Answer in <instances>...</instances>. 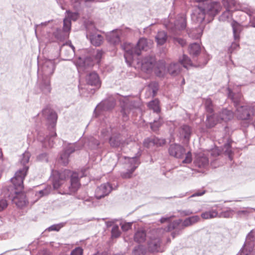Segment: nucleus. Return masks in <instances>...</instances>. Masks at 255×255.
Here are the masks:
<instances>
[{"instance_id": "nucleus-1", "label": "nucleus", "mask_w": 255, "mask_h": 255, "mask_svg": "<svg viewBox=\"0 0 255 255\" xmlns=\"http://www.w3.org/2000/svg\"><path fill=\"white\" fill-rule=\"evenodd\" d=\"M42 115L46 120V125L50 132L48 135H46L45 136L42 132H38L37 139L42 143L43 147H52L54 145L53 139L57 135L55 128L57 122V115L54 110L48 107L44 108L42 111Z\"/></svg>"}, {"instance_id": "nucleus-2", "label": "nucleus", "mask_w": 255, "mask_h": 255, "mask_svg": "<svg viewBox=\"0 0 255 255\" xmlns=\"http://www.w3.org/2000/svg\"><path fill=\"white\" fill-rule=\"evenodd\" d=\"M52 176L51 179L54 189H59L62 185L64 180L70 176L71 186L68 187V190L64 191L60 190L59 191L60 194H72L76 192L80 186L78 174L77 173H73L71 174V172L69 170L65 169L61 171L52 170Z\"/></svg>"}, {"instance_id": "nucleus-3", "label": "nucleus", "mask_w": 255, "mask_h": 255, "mask_svg": "<svg viewBox=\"0 0 255 255\" xmlns=\"http://www.w3.org/2000/svg\"><path fill=\"white\" fill-rule=\"evenodd\" d=\"M52 176L51 179L54 189H59L62 185L64 180L70 176L71 186L68 187V190L64 191L60 190L59 191L60 194H72L76 192L80 186L78 174L77 173H73L71 174V172L69 170L65 169L61 171L52 170Z\"/></svg>"}, {"instance_id": "nucleus-4", "label": "nucleus", "mask_w": 255, "mask_h": 255, "mask_svg": "<svg viewBox=\"0 0 255 255\" xmlns=\"http://www.w3.org/2000/svg\"><path fill=\"white\" fill-rule=\"evenodd\" d=\"M194 0L198 3V5L191 15V19L197 23H200L204 20L206 14L214 16L222 8V6L218 1H211L210 0Z\"/></svg>"}, {"instance_id": "nucleus-5", "label": "nucleus", "mask_w": 255, "mask_h": 255, "mask_svg": "<svg viewBox=\"0 0 255 255\" xmlns=\"http://www.w3.org/2000/svg\"><path fill=\"white\" fill-rule=\"evenodd\" d=\"M223 4L226 10L219 17L220 21L228 20L232 16L234 10H241L246 13L251 17L252 26L255 27V9L248 5L237 3L235 0H223Z\"/></svg>"}, {"instance_id": "nucleus-6", "label": "nucleus", "mask_w": 255, "mask_h": 255, "mask_svg": "<svg viewBox=\"0 0 255 255\" xmlns=\"http://www.w3.org/2000/svg\"><path fill=\"white\" fill-rule=\"evenodd\" d=\"M147 46V39L144 38H140L135 46L130 43H125L122 45V48L125 51L124 58L126 63L129 66L134 61H136L138 64L137 57L141 55V51L144 50Z\"/></svg>"}, {"instance_id": "nucleus-7", "label": "nucleus", "mask_w": 255, "mask_h": 255, "mask_svg": "<svg viewBox=\"0 0 255 255\" xmlns=\"http://www.w3.org/2000/svg\"><path fill=\"white\" fill-rule=\"evenodd\" d=\"M182 220L178 219L174 221L173 222L169 224L165 228H159L154 229L152 232L158 234L160 235H163L166 232H171L173 231L171 235L173 238H175L177 236L181 234L185 228L181 224Z\"/></svg>"}, {"instance_id": "nucleus-8", "label": "nucleus", "mask_w": 255, "mask_h": 255, "mask_svg": "<svg viewBox=\"0 0 255 255\" xmlns=\"http://www.w3.org/2000/svg\"><path fill=\"white\" fill-rule=\"evenodd\" d=\"M167 29L173 31H183L186 29L187 22L185 16L183 14H178L175 18L172 17V15L170 14L169 21L164 24Z\"/></svg>"}, {"instance_id": "nucleus-9", "label": "nucleus", "mask_w": 255, "mask_h": 255, "mask_svg": "<svg viewBox=\"0 0 255 255\" xmlns=\"http://www.w3.org/2000/svg\"><path fill=\"white\" fill-rule=\"evenodd\" d=\"M168 151L169 155L176 158H181L185 154V158L182 161L183 163H190L192 161L191 152L188 151L186 153L184 147L179 144L172 143L170 144Z\"/></svg>"}, {"instance_id": "nucleus-10", "label": "nucleus", "mask_w": 255, "mask_h": 255, "mask_svg": "<svg viewBox=\"0 0 255 255\" xmlns=\"http://www.w3.org/2000/svg\"><path fill=\"white\" fill-rule=\"evenodd\" d=\"M120 102L121 106V113L124 121L128 120V114L130 111L133 109H138L141 105L139 100L129 101L127 98H126L124 100H121Z\"/></svg>"}, {"instance_id": "nucleus-11", "label": "nucleus", "mask_w": 255, "mask_h": 255, "mask_svg": "<svg viewBox=\"0 0 255 255\" xmlns=\"http://www.w3.org/2000/svg\"><path fill=\"white\" fill-rule=\"evenodd\" d=\"M28 169V166H25L18 170L14 176L10 179L14 188L17 191H22L23 189V180L27 174Z\"/></svg>"}, {"instance_id": "nucleus-12", "label": "nucleus", "mask_w": 255, "mask_h": 255, "mask_svg": "<svg viewBox=\"0 0 255 255\" xmlns=\"http://www.w3.org/2000/svg\"><path fill=\"white\" fill-rule=\"evenodd\" d=\"M57 64L54 60L45 59L39 68L38 71L42 77L51 78L54 73Z\"/></svg>"}, {"instance_id": "nucleus-13", "label": "nucleus", "mask_w": 255, "mask_h": 255, "mask_svg": "<svg viewBox=\"0 0 255 255\" xmlns=\"http://www.w3.org/2000/svg\"><path fill=\"white\" fill-rule=\"evenodd\" d=\"M155 229L150 231L151 236L149 237L150 241L148 243V248L151 252H158L161 251L160 238L163 235H159L158 234L153 233Z\"/></svg>"}, {"instance_id": "nucleus-14", "label": "nucleus", "mask_w": 255, "mask_h": 255, "mask_svg": "<svg viewBox=\"0 0 255 255\" xmlns=\"http://www.w3.org/2000/svg\"><path fill=\"white\" fill-rule=\"evenodd\" d=\"M138 156H135L132 157H125V159H128L129 166L126 172H123L121 173V176L123 178H130L131 175L135 169L138 167L140 162L138 160Z\"/></svg>"}, {"instance_id": "nucleus-15", "label": "nucleus", "mask_w": 255, "mask_h": 255, "mask_svg": "<svg viewBox=\"0 0 255 255\" xmlns=\"http://www.w3.org/2000/svg\"><path fill=\"white\" fill-rule=\"evenodd\" d=\"M60 54L65 60H70L75 55V47L70 41L63 44L60 49Z\"/></svg>"}, {"instance_id": "nucleus-16", "label": "nucleus", "mask_w": 255, "mask_h": 255, "mask_svg": "<svg viewBox=\"0 0 255 255\" xmlns=\"http://www.w3.org/2000/svg\"><path fill=\"white\" fill-rule=\"evenodd\" d=\"M112 190L113 187L109 183L102 184L95 189V197L97 199H101L108 196Z\"/></svg>"}, {"instance_id": "nucleus-17", "label": "nucleus", "mask_w": 255, "mask_h": 255, "mask_svg": "<svg viewBox=\"0 0 255 255\" xmlns=\"http://www.w3.org/2000/svg\"><path fill=\"white\" fill-rule=\"evenodd\" d=\"M115 105L116 102L113 99L104 100L97 106L95 109L94 113L96 115L100 114L102 111L112 110Z\"/></svg>"}, {"instance_id": "nucleus-18", "label": "nucleus", "mask_w": 255, "mask_h": 255, "mask_svg": "<svg viewBox=\"0 0 255 255\" xmlns=\"http://www.w3.org/2000/svg\"><path fill=\"white\" fill-rule=\"evenodd\" d=\"M165 142V139L164 138H159L155 136H152L144 139L143 145L144 147L150 149L154 146L159 147L163 146Z\"/></svg>"}, {"instance_id": "nucleus-19", "label": "nucleus", "mask_w": 255, "mask_h": 255, "mask_svg": "<svg viewBox=\"0 0 255 255\" xmlns=\"http://www.w3.org/2000/svg\"><path fill=\"white\" fill-rule=\"evenodd\" d=\"M237 116L239 119L247 120L251 117L252 108L248 106H241L236 109Z\"/></svg>"}, {"instance_id": "nucleus-20", "label": "nucleus", "mask_w": 255, "mask_h": 255, "mask_svg": "<svg viewBox=\"0 0 255 255\" xmlns=\"http://www.w3.org/2000/svg\"><path fill=\"white\" fill-rule=\"evenodd\" d=\"M155 63V58L152 56H147L143 58L140 62L142 70L145 72L150 71L153 67Z\"/></svg>"}, {"instance_id": "nucleus-21", "label": "nucleus", "mask_w": 255, "mask_h": 255, "mask_svg": "<svg viewBox=\"0 0 255 255\" xmlns=\"http://www.w3.org/2000/svg\"><path fill=\"white\" fill-rule=\"evenodd\" d=\"M16 196L14 197L12 201L16 206L19 208H22L26 206L28 203L25 194L21 191H15Z\"/></svg>"}, {"instance_id": "nucleus-22", "label": "nucleus", "mask_w": 255, "mask_h": 255, "mask_svg": "<svg viewBox=\"0 0 255 255\" xmlns=\"http://www.w3.org/2000/svg\"><path fill=\"white\" fill-rule=\"evenodd\" d=\"M39 87L45 94H49L51 91V78L42 77L39 79Z\"/></svg>"}, {"instance_id": "nucleus-23", "label": "nucleus", "mask_w": 255, "mask_h": 255, "mask_svg": "<svg viewBox=\"0 0 255 255\" xmlns=\"http://www.w3.org/2000/svg\"><path fill=\"white\" fill-rule=\"evenodd\" d=\"M86 82L88 84L100 87L101 85V82L98 74L95 72H92L89 73L86 76Z\"/></svg>"}, {"instance_id": "nucleus-24", "label": "nucleus", "mask_w": 255, "mask_h": 255, "mask_svg": "<svg viewBox=\"0 0 255 255\" xmlns=\"http://www.w3.org/2000/svg\"><path fill=\"white\" fill-rule=\"evenodd\" d=\"M76 150L75 145L70 144L60 155V160L64 165L68 163V158L70 155Z\"/></svg>"}, {"instance_id": "nucleus-25", "label": "nucleus", "mask_w": 255, "mask_h": 255, "mask_svg": "<svg viewBox=\"0 0 255 255\" xmlns=\"http://www.w3.org/2000/svg\"><path fill=\"white\" fill-rule=\"evenodd\" d=\"M228 97L230 98L234 103V106L237 109L238 107L242 106L241 105L243 97L241 93H234L230 89H228Z\"/></svg>"}, {"instance_id": "nucleus-26", "label": "nucleus", "mask_w": 255, "mask_h": 255, "mask_svg": "<svg viewBox=\"0 0 255 255\" xmlns=\"http://www.w3.org/2000/svg\"><path fill=\"white\" fill-rule=\"evenodd\" d=\"M125 139L119 133L113 134L109 139V143L113 147H120L124 143Z\"/></svg>"}, {"instance_id": "nucleus-27", "label": "nucleus", "mask_w": 255, "mask_h": 255, "mask_svg": "<svg viewBox=\"0 0 255 255\" xmlns=\"http://www.w3.org/2000/svg\"><path fill=\"white\" fill-rule=\"evenodd\" d=\"M86 37L89 39L91 44L95 46H100L103 40V37L98 33H89V34H86Z\"/></svg>"}, {"instance_id": "nucleus-28", "label": "nucleus", "mask_w": 255, "mask_h": 255, "mask_svg": "<svg viewBox=\"0 0 255 255\" xmlns=\"http://www.w3.org/2000/svg\"><path fill=\"white\" fill-rule=\"evenodd\" d=\"M220 122L224 121L227 122L234 118V113L230 110L227 109H223L217 114Z\"/></svg>"}, {"instance_id": "nucleus-29", "label": "nucleus", "mask_w": 255, "mask_h": 255, "mask_svg": "<svg viewBox=\"0 0 255 255\" xmlns=\"http://www.w3.org/2000/svg\"><path fill=\"white\" fill-rule=\"evenodd\" d=\"M179 133L181 138L189 140L192 133V129L189 126L184 125L179 128Z\"/></svg>"}, {"instance_id": "nucleus-30", "label": "nucleus", "mask_w": 255, "mask_h": 255, "mask_svg": "<svg viewBox=\"0 0 255 255\" xmlns=\"http://www.w3.org/2000/svg\"><path fill=\"white\" fill-rule=\"evenodd\" d=\"M254 231H251L248 235L245 242V245L249 248V250L244 249L241 250L240 253L237 255H249L251 251L253 250V244L250 241V238L252 236Z\"/></svg>"}, {"instance_id": "nucleus-31", "label": "nucleus", "mask_w": 255, "mask_h": 255, "mask_svg": "<svg viewBox=\"0 0 255 255\" xmlns=\"http://www.w3.org/2000/svg\"><path fill=\"white\" fill-rule=\"evenodd\" d=\"M194 163L196 167L205 168L208 165L209 160L204 154H199L196 156Z\"/></svg>"}, {"instance_id": "nucleus-32", "label": "nucleus", "mask_w": 255, "mask_h": 255, "mask_svg": "<svg viewBox=\"0 0 255 255\" xmlns=\"http://www.w3.org/2000/svg\"><path fill=\"white\" fill-rule=\"evenodd\" d=\"M218 122H220V121L217 114H213L211 115H207L206 121L207 128H212L216 125Z\"/></svg>"}, {"instance_id": "nucleus-33", "label": "nucleus", "mask_w": 255, "mask_h": 255, "mask_svg": "<svg viewBox=\"0 0 255 255\" xmlns=\"http://www.w3.org/2000/svg\"><path fill=\"white\" fill-rule=\"evenodd\" d=\"M251 19V17H250ZM231 25L233 28V32H241L244 30L245 28L248 27V26H252V23H251V20H250V24L247 25L243 23V22L241 23H239L234 20H233L231 23Z\"/></svg>"}, {"instance_id": "nucleus-34", "label": "nucleus", "mask_w": 255, "mask_h": 255, "mask_svg": "<svg viewBox=\"0 0 255 255\" xmlns=\"http://www.w3.org/2000/svg\"><path fill=\"white\" fill-rule=\"evenodd\" d=\"M181 69L180 63H173L167 67V71L171 76H175L178 75Z\"/></svg>"}, {"instance_id": "nucleus-35", "label": "nucleus", "mask_w": 255, "mask_h": 255, "mask_svg": "<svg viewBox=\"0 0 255 255\" xmlns=\"http://www.w3.org/2000/svg\"><path fill=\"white\" fill-rule=\"evenodd\" d=\"M99 141L93 136L88 137L85 140L84 145L91 149H95L99 145Z\"/></svg>"}, {"instance_id": "nucleus-36", "label": "nucleus", "mask_w": 255, "mask_h": 255, "mask_svg": "<svg viewBox=\"0 0 255 255\" xmlns=\"http://www.w3.org/2000/svg\"><path fill=\"white\" fill-rule=\"evenodd\" d=\"M188 51L193 57L197 56L201 52V47L199 44L194 42L189 45Z\"/></svg>"}, {"instance_id": "nucleus-37", "label": "nucleus", "mask_w": 255, "mask_h": 255, "mask_svg": "<svg viewBox=\"0 0 255 255\" xmlns=\"http://www.w3.org/2000/svg\"><path fill=\"white\" fill-rule=\"evenodd\" d=\"M146 238V234L144 230H137L134 234V240L138 243H143Z\"/></svg>"}, {"instance_id": "nucleus-38", "label": "nucleus", "mask_w": 255, "mask_h": 255, "mask_svg": "<svg viewBox=\"0 0 255 255\" xmlns=\"http://www.w3.org/2000/svg\"><path fill=\"white\" fill-rule=\"evenodd\" d=\"M179 63H180V66L182 65V66L185 68H188V67L193 66V63L191 59L188 56L185 54H183L182 57L179 58Z\"/></svg>"}, {"instance_id": "nucleus-39", "label": "nucleus", "mask_w": 255, "mask_h": 255, "mask_svg": "<svg viewBox=\"0 0 255 255\" xmlns=\"http://www.w3.org/2000/svg\"><path fill=\"white\" fill-rule=\"evenodd\" d=\"M148 107L152 110L154 113H159L160 112L159 107V101L157 99H154L148 103Z\"/></svg>"}, {"instance_id": "nucleus-40", "label": "nucleus", "mask_w": 255, "mask_h": 255, "mask_svg": "<svg viewBox=\"0 0 255 255\" xmlns=\"http://www.w3.org/2000/svg\"><path fill=\"white\" fill-rule=\"evenodd\" d=\"M107 40L111 43L116 44L121 41L118 33H107Z\"/></svg>"}, {"instance_id": "nucleus-41", "label": "nucleus", "mask_w": 255, "mask_h": 255, "mask_svg": "<svg viewBox=\"0 0 255 255\" xmlns=\"http://www.w3.org/2000/svg\"><path fill=\"white\" fill-rule=\"evenodd\" d=\"M52 190V188L51 185H48L45 186V187L39 191L38 192H37L36 193V195L41 197L44 196L48 195Z\"/></svg>"}, {"instance_id": "nucleus-42", "label": "nucleus", "mask_w": 255, "mask_h": 255, "mask_svg": "<svg viewBox=\"0 0 255 255\" xmlns=\"http://www.w3.org/2000/svg\"><path fill=\"white\" fill-rule=\"evenodd\" d=\"M218 212L214 210L205 212L201 214V217L204 219L214 218L218 216Z\"/></svg>"}, {"instance_id": "nucleus-43", "label": "nucleus", "mask_w": 255, "mask_h": 255, "mask_svg": "<svg viewBox=\"0 0 255 255\" xmlns=\"http://www.w3.org/2000/svg\"><path fill=\"white\" fill-rule=\"evenodd\" d=\"M167 35L166 33H158L155 36V39L157 44L162 45L167 40Z\"/></svg>"}, {"instance_id": "nucleus-44", "label": "nucleus", "mask_w": 255, "mask_h": 255, "mask_svg": "<svg viewBox=\"0 0 255 255\" xmlns=\"http://www.w3.org/2000/svg\"><path fill=\"white\" fill-rule=\"evenodd\" d=\"M65 13L66 14L65 17L70 21H76L79 17V13L77 11L72 12L70 10H67Z\"/></svg>"}, {"instance_id": "nucleus-45", "label": "nucleus", "mask_w": 255, "mask_h": 255, "mask_svg": "<svg viewBox=\"0 0 255 255\" xmlns=\"http://www.w3.org/2000/svg\"><path fill=\"white\" fill-rule=\"evenodd\" d=\"M205 108L206 111L209 114H212L214 112L213 105L210 99H207L204 102Z\"/></svg>"}, {"instance_id": "nucleus-46", "label": "nucleus", "mask_w": 255, "mask_h": 255, "mask_svg": "<svg viewBox=\"0 0 255 255\" xmlns=\"http://www.w3.org/2000/svg\"><path fill=\"white\" fill-rule=\"evenodd\" d=\"M66 223L62 222L57 224H54L47 228L45 231L49 232L56 231L58 232L62 228L65 226Z\"/></svg>"}, {"instance_id": "nucleus-47", "label": "nucleus", "mask_w": 255, "mask_h": 255, "mask_svg": "<svg viewBox=\"0 0 255 255\" xmlns=\"http://www.w3.org/2000/svg\"><path fill=\"white\" fill-rule=\"evenodd\" d=\"M145 253L144 248L141 245L135 247L132 252L133 255H145Z\"/></svg>"}, {"instance_id": "nucleus-48", "label": "nucleus", "mask_w": 255, "mask_h": 255, "mask_svg": "<svg viewBox=\"0 0 255 255\" xmlns=\"http://www.w3.org/2000/svg\"><path fill=\"white\" fill-rule=\"evenodd\" d=\"M30 157V154L28 151H25L22 154L20 162L23 165V167L26 166L25 164L28 162Z\"/></svg>"}, {"instance_id": "nucleus-49", "label": "nucleus", "mask_w": 255, "mask_h": 255, "mask_svg": "<svg viewBox=\"0 0 255 255\" xmlns=\"http://www.w3.org/2000/svg\"><path fill=\"white\" fill-rule=\"evenodd\" d=\"M224 149H225V154L228 156L229 158L231 160L232 159V151L231 150V145L229 141H228L227 143L224 144Z\"/></svg>"}, {"instance_id": "nucleus-50", "label": "nucleus", "mask_w": 255, "mask_h": 255, "mask_svg": "<svg viewBox=\"0 0 255 255\" xmlns=\"http://www.w3.org/2000/svg\"><path fill=\"white\" fill-rule=\"evenodd\" d=\"M121 232L117 225H115L111 231V236L113 238H117L121 236Z\"/></svg>"}, {"instance_id": "nucleus-51", "label": "nucleus", "mask_w": 255, "mask_h": 255, "mask_svg": "<svg viewBox=\"0 0 255 255\" xmlns=\"http://www.w3.org/2000/svg\"><path fill=\"white\" fill-rule=\"evenodd\" d=\"M55 38L59 41H64L69 37V33H54Z\"/></svg>"}, {"instance_id": "nucleus-52", "label": "nucleus", "mask_w": 255, "mask_h": 255, "mask_svg": "<svg viewBox=\"0 0 255 255\" xmlns=\"http://www.w3.org/2000/svg\"><path fill=\"white\" fill-rule=\"evenodd\" d=\"M71 22L68 18L65 17L63 20V31L69 32L71 30Z\"/></svg>"}, {"instance_id": "nucleus-53", "label": "nucleus", "mask_w": 255, "mask_h": 255, "mask_svg": "<svg viewBox=\"0 0 255 255\" xmlns=\"http://www.w3.org/2000/svg\"><path fill=\"white\" fill-rule=\"evenodd\" d=\"M162 124V121L160 119L158 121L154 120L153 123H150V128L152 130L156 131Z\"/></svg>"}, {"instance_id": "nucleus-54", "label": "nucleus", "mask_w": 255, "mask_h": 255, "mask_svg": "<svg viewBox=\"0 0 255 255\" xmlns=\"http://www.w3.org/2000/svg\"><path fill=\"white\" fill-rule=\"evenodd\" d=\"M240 47V45L238 42H233L232 43L231 45L228 48V53L232 54L235 50L238 49Z\"/></svg>"}, {"instance_id": "nucleus-55", "label": "nucleus", "mask_w": 255, "mask_h": 255, "mask_svg": "<svg viewBox=\"0 0 255 255\" xmlns=\"http://www.w3.org/2000/svg\"><path fill=\"white\" fill-rule=\"evenodd\" d=\"M104 54V52L102 50H97L96 51V53L94 55V58L96 62L99 64L101 61V60L103 57Z\"/></svg>"}, {"instance_id": "nucleus-56", "label": "nucleus", "mask_w": 255, "mask_h": 255, "mask_svg": "<svg viewBox=\"0 0 255 255\" xmlns=\"http://www.w3.org/2000/svg\"><path fill=\"white\" fill-rule=\"evenodd\" d=\"M232 210L230 209L229 210L222 212L220 213L219 217L220 218H228L232 217Z\"/></svg>"}, {"instance_id": "nucleus-57", "label": "nucleus", "mask_w": 255, "mask_h": 255, "mask_svg": "<svg viewBox=\"0 0 255 255\" xmlns=\"http://www.w3.org/2000/svg\"><path fill=\"white\" fill-rule=\"evenodd\" d=\"M83 250L81 247H78L73 250L70 255H83Z\"/></svg>"}, {"instance_id": "nucleus-58", "label": "nucleus", "mask_w": 255, "mask_h": 255, "mask_svg": "<svg viewBox=\"0 0 255 255\" xmlns=\"http://www.w3.org/2000/svg\"><path fill=\"white\" fill-rule=\"evenodd\" d=\"M37 159L40 161L47 162L48 161V155L46 153H42L37 156Z\"/></svg>"}, {"instance_id": "nucleus-59", "label": "nucleus", "mask_w": 255, "mask_h": 255, "mask_svg": "<svg viewBox=\"0 0 255 255\" xmlns=\"http://www.w3.org/2000/svg\"><path fill=\"white\" fill-rule=\"evenodd\" d=\"M132 222H126L121 224V228L123 231H127L131 228Z\"/></svg>"}, {"instance_id": "nucleus-60", "label": "nucleus", "mask_w": 255, "mask_h": 255, "mask_svg": "<svg viewBox=\"0 0 255 255\" xmlns=\"http://www.w3.org/2000/svg\"><path fill=\"white\" fill-rule=\"evenodd\" d=\"M190 221V223L191 225L195 224L199 221L200 218V217L198 215H195L193 216H191L188 218Z\"/></svg>"}, {"instance_id": "nucleus-61", "label": "nucleus", "mask_w": 255, "mask_h": 255, "mask_svg": "<svg viewBox=\"0 0 255 255\" xmlns=\"http://www.w3.org/2000/svg\"><path fill=\"white\" fill-rule=\"evenodd\" d=\"M178 212L180 214L181 216H182V217L189 216V215H190L193 214L192 211L189 209L180 210H178Z\"/></svg>"}, {"instance_id": "nucleus-62", "label": "nucleus", "mask_w": 255, "mask_h": 255, "mask_svg": "<svg viewBox=\"0 0 255 255\" xmlns=\"http://www.w3.org/2000/svg\"><path fill=\"white\" fill-rule=\"evenodd\" d=\"M7 205V202L5 199L0 200V212L5 209Z\"/></svg>"}, {"instance_id": "nucleus-63", "label": "nucleus", "mask_w": 255, "mask_h": 255, "mask_svg": "<svg viewBox=\"0 0 255 255\" xmlns=\"http://www.w3.org/2000/svg\"><path fill=\"white\" fill-rule=\"evenodd\" d=\"M88 61H89L88 59H85V60L83 61L81 58H79V62H75V63L77 66L85 67L86 66V63Z\"/></svg>"}, {"instance_id": "nucleus-64", "label": "nucleus", "mask_w": 255, "mask_h": 255, "mask_svg": "<svg viewBox=\"0 0 255 255\" xmlns=\"http://www.w3.org/2000/svg\"><path fill=\"white\" fill-rule=\"evenodd\" d=\"M174 41L175 43L179 44L182 47L186 45V41L181 38H174Z\"/></svg>"}]
</instances>
